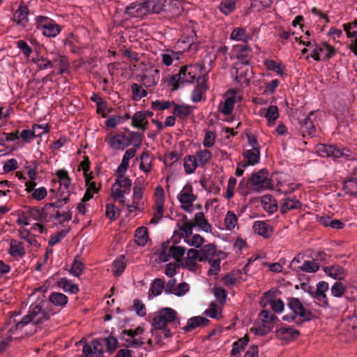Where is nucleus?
I'll list each match as a JSON object with an SVG mask.
<instances>
[{
    "mask_svg": "<svg viewBox=\"0 0 357 357\" xmlns=\"http://www.w3.org/2000/svg\"><path fill=\"white\" fill-rule=\"evenodd\" d=\"M253 229L256 234L264 238L270 237L272 233V228L264 221L255 222L253 225Z\"/></svg>",
    "mask_w": 357,
    "mask_h": 357,
    "instance_id": "nucleus-24",
    "label": "nucleus"
},
{
    "mask_svg": "<svg viewBox=\"0 0 357 357\" xmlns=\"http://www.w3.org/2000/svg\"><path fill=\"white\" fill-rule=\"evenodd\" d=\"M319 268V266L317 263L313 261H305L301 266H298L296 268L298 271L307 273H314L317 271Z\"/></svg>",
    "mask_w": 357,
    "mask_h": 357,
    "instance_id": "nucleus-36",
    "label": "nucleus"
},
{
    "mask_svg": "<svg viewBox=\"0 0 357 357\" xmlns=\"http://www.w3.org/2000/svg\"><path fill=\"white\" fill-rule=\"evenodd\" d=\"M152 158L151 155L145 151L141 155L140 169L144 172H149L151 169Z\"/></svg>",
    "mask_w": 357,
    "mask_h": 357,
    "instance_id": "nucleus-31",
    "label": "nucleus"
},
{
    "mask_svg": "<svg viewBox=\"0 0 357 357\" xmlns=\"http://www.w3.org/2000/svg\"><path fill=\"white\" fill-rule=\"evenodd\" d=\"M29 9L25 5H21L15 12L13 20L17 24L25 26L28 22Z\"/></svg>",
    "mask_w": 357,
    "mask_h": 357,
    "instance_id": "nucleus-18",
    "label": "nucleus"
},
{
    "mask_svg": "<svg viewBox=\"0 0 357 357\" xmlns=\"http://www.w3.org/2000/svg\"><path fill=\"white\" fill-rule=\"evenodd\" d=\"M237 221L236 215L233 212L228 211L225 219L226 228L229 230H232L237 225Z\"/></svg>",
    "mask_w": 357,
    "mask_h": 357,
    "instance_id": "nucleus-42",
    "label": "nucleus"
},
{
    "mask_svg": "<svg viewBox=\"0 0 357 357\" xmlns=\"http://www.w3.org/2000/svg\"><path fill=\"white\" fill-rule=\"evenodd\" d=\"M345 288L342 282H336L331 288V293L333 296L339 297L343 295Z\"/></svg>",
    "mask_w": 357,
    "mask_h": 357,
    "instance_id": "nucleus-58",
    "label": "nucleus"
},
{
    "mask_svg": "<svg viewBox=\"0 0 357 357\" xmlns=\"http://www.w3.org/2000/svg\"><path fill=\"white\" fill-rule=\"evenodd\" d=\"M51 302L56 305H65L68 302L67 296L61 293H53L50 297Z\"/></svg>",
    "mask_w": 357,
    "mask_h": 357,
    "instance_id": "nucleus-39",
    "label": "nucleus"
},
{
    "mask_svg": "<svg viewBox=\"0 0 357 357\" xmlns=\"http://www.w3.org/2000/svg\"><path fill=\"white\" fill-rule=\"evenodd\" d=\"M171 102L169 101H160L155 100L152 102L151 107L154 109L163 110L170 107Z\"/></svg>",
    "mask_w": 357,
    "mask_h": 357,
    "instance_id": "nucleus-63",
    "label": "nucleus"
},
{
    "mask_svg": "<svg viewBox=\"0 0 357 357\" xmlns=\"http://www.w3.org/2000/svg\"><path fill=\"white\" fill-rule=\"evenodd\" d=\"M324 271L330 277L338 280H343L345 277L344 270L339 265H333L325 267Z\"/></svg>",
    "mask_w": 357,
    "mask_h": 357,
    "instance_id": "nucleus-23",
    "label": "nucleus"
},
{
    "mask_svg": "<svg viewBox=\"0 0 357 357\" xmlns=\"http://www.w3.org/2000/svg\"><path fill=\"white\" fill-rule=\"evenodd\" d=\"M213 291L217 298V300L220 302V304H224L226 301L227 297V291L225 289L215 287L213 289Z\"/></svg>",
    "mask_w": 357,
    "mask_h": 357,
    "instance_id": "nucleus-56",
    "label": "nucleus"
},
{
    "mask_svg": "<svg viewBox=\"0 0 357 357\" xmlns=\"http://www.w3.org/2000/svg\"><path fill=\"white\" fill-rule=\"evenodd\" d=\"M208 264L211 265L210 268L208 271V275H216L219 273L220 270V257H216L214 259H211L208 261Z\"/></svg>",
    "mask_w": 357,
    "mask_h": 357,
    "instance_id": "nucleus-53",
    "label": "nucleus"
},
{
    "mask_svg": "<svg viewBox=\"0 0 357 357\" xmlns=\"http://www.w3.org/2000/svg\"><path fill=\"white\" fill-rule=\"evenodd\" d=\"M190 289L189 284L185 282L180 283L175 291H174V294L177 296H181L185 295Z\"/></svg>",
    "mask_w": 357,
    "mask_h": 357,
    "instance_id": "nucleus-59",
    "label": "nucleus"
},
{
    "mask_svg": "<svg viewBox=\"0 0 357 357\" xmlns=\"http://www.w3.org/2000/svg\"><path fill=\"white\" fill-rule=\"evenodd\" d=\"M109 145L115 149H124L131 144V140L124 135L112 136L109 140Z\"/></svg>",
    "mask_w": 357,
    "mask_h": 357,
    "instance_id": "nucleus-17",
    "label": "nucleus"
},
{
    "mask_svg": "<svg viewBox=\"0 0 357 357\" xmlns=\"http://www.w3.org/2000/svg\"><path fill=\"white\" fill-rule=\"evenodd\" d=\"M316 150L318 154L322 157L353 158L351 152L347 149H340L331 145L320 144L317 145Z\"/></svg>",
    "mask_w": 357,
    "mask_h": 357,
    "instance_id": "nucleus-6",
    "label": "nucleus"
},
{
    "mask_svg": "<svg viewBox=\"0 0 357 357\" xmlns=\"http://www.w3.org/2000/svg\"><path fill=\"white\" fill-rule=\"evenodd\" d=\"M118 341L115 336H107L105 338H99L93 341V346L89 344L91 349V356L95 354L98 357H102L104 347L106 346L107 351L112 354L117 347Z\"/></svg>",
    "mask_w": 357,
    "mask_h": 357,
    "instance_id": "nucleus-4",
    "label": "nucleus"
},
{
    "mask_svg": "<svg viewBox=\"0 0 357 357\" xmlns=\"http://www.w3.org/2000/svg\"><path fill=\"white\" fill-rule=\"evenodd\" d=\"M234 102L235 100L234 98H227L223 103V105L220 107V111L225 115L231 114L234 109Z\"/></svg>",
    "mask_w": 357,
    "mask_h": 357,
    "instance_id": "nucleus-48",
    "label": "nucleus"
},
{
    "mask_svg": "<svg viewBox=\"0 0 357 357\" xmlns=\"http://www.w3.org/2000/svg\"><path fill=\"white\" fill-rule=\"evenodd\" d=\"M105 215L110 220H116L119 215V211L113 204L106 206Z\"/></svg>",
    "mask_w": 357,
    "mask_h": 357,
    "instance_id": "nucleus-51",
    "label": "nucleus"
},
{
    "mask_svg": "<svg viewBox=\"0 0 357 357\" xmlns=\"http://www.w3.org/2000/svg\"><path fill=\"white\" fill-rule=\"evenodd\" d=\"M136 336H128V338H123L122 340L124 341L122 343V346L126 348H139L144 347L145 349H149L153 344V343L159 344L160 340L158 338L160 336H155V340L153 341L152 339L149 338H141L137 339ZM124 337V336H123Z\"/></svg>",
    "mask_w": 357,
    "mask_h": 357,
    "instance_id": "nucleus-8",
    "label": "nucleus"
},
{
    "mask_svg": "<svg viewBox=\"0 0 357 357\" xmlns=\"http://www.w3.org/2000/svg\"><path fill=\"white\" fill-rule=\"evenodd\" d=\"M243 155L247 158L248 162L243 165V167H245L248 165H253L257 163L259 160V149L258 147H255L252 150H248L245 152Z\"/></svg>",
    "mask_w": 357,
    "mask_h": 357,
    "instance_id": "nucleus-26",
    "label": "nucleus"
},
{
    "mask_svg": "<svg viewBox=\"0 0 357 357\" xmlns=\"http://www.w3.org/2000/svg\"><path fill=\"white\" fill-rule=\"evenodd\" d=\"M49 132L47 126L43 127L38 124L33 126V130H24L22 131L20 137L22 139L26 142H30L33 138L36 137H41L43 134L47 133Z\"/></svg>",
    "mask_w": 357,
    "mask_h": 357,
    "instance_id": "nucleus-13",
    "label": "nucleus"
},
{
    "mask_svg": "<svg viewBox=\"0 0 357 357\" xmlns=\"http://www.w3.org/2000/svg\"><path fill=\"white\" fill-rule=\"evenodd\" d=\"M59 286L66 291L76 294L79 291L77 285L70 283L66 278H62L59 282Z\"/></svg>",
    "mask_w": 357,
    "mask_h": 357,
    "instance_id": "nucleus-40",
    "label": "nucleus"
},
{
    "mask_svg": "<svg viewBox=\"0 0 357 357\" xmlns=\"http://www.w3.org/2000/svg\"><path fill=\"white\" fill-rule=\"evenodd\" d=\"M135 241L139 245H144L149 238L148 230L145 227H139L135 235Z\"/></svg>",
    "mask_w": 357,
    "mask_h": 357,
    "instance_id": "nucleus-28",
    "label": "nucleus"
},
{
    "mask_svg": "<svg viewBox=\"0 0 357 357\" xmlns=\"http://www.w3.org/2000/svg\"><path fill=\"white\" fill-rule=\"evenodd\" d=\"M131 89L133 94V98L136 100H139L146 96V90L142 89V86L138 85L137 84H132Z\"/></svg>",
    "mask_w": 357,
    "mask_h": 357,
    "instance_id": "nucleus-50",
    "label": "nucleus"
},
{
    "mask_svg": "<svg viewBox=\"0 0 357 357\" xmlns=\"http://www.w3.org/2000/svg\"><path fill=\"white\" fill-rule=\"evenodd\" d=\"M288 306L296 315L300 316L303 321L310 320L313 315L312 312L305 309L298 298H290L288 299Z\"/></svg>",
    "mask_w": 357,
    "mask_h": 357,
    "instance_id": "nucleus-10",
    "label": "nucleus"
},
{
    "mask_svg": "<svg viewBox=\"0 0 357 357\" xmlns=\"http://www.w3.org/2000/svg\"><path fill=\"white\" fill-rule=\"evenodd\" d=\"M61 202V201L59 200L57 203L47 204L42 209V211H40L39 208H31L28 211V213L29 216L36 220L46 218L48 214L51 212L52 209L54 210L56 207L59 208L61 206V204H59Z\"/></svg>",
    "mask_w": 357,
    "mask_h": 357,
    "instance_id": "nucleus-11",
    "label": "nucleus"
},
{
    "mask_svg": "<svg viewBox=\"0 0 357 357\" xmlns=\"http://www.w3.org/2000/svg\"><path fill=\"white\" fill-rule=\"evenodd\" d=\"M301 206V204L298 200H294L291 199H282V202L281 204L280 211L282 213H285L287 211L293 209L297 208Z\"/></svg>",
    "mask_w": 357,
    "mask_h": 357,
    "instance_id": "nucleus-35",
    "label": "nucleus"
},
{
    "mask_svg": "<svg viewBox=\"0 0 357 357\" xmlns=\"http://www.w3.org/2000/svg\"><path fill=\"white\" fill-rule=\"evenodd\" d=\"M114 275H119L123 273L126 268V262L124 261V257L120 256L113 262Z\"/></svg>",
    "mask_w": 357,
    "mask_h": 357,
    "instance_id": "nucleus-44",
    "label": "nucleus"
},
{
    "mask_svg": "<svg viewBox=\"0 0 357 357\" xmlns=\"http://www.w3.org/2000/svg\"><path fill=\"white\" fill-rule=\"evenodd\" d=\"M53 65L56 63L59 66V73L62 74L68 68V63L66 57L61 55L54 56L52 58Z\"/></svg>",
    "mask_w": 357,
    "mask_h": 357,
    "instance_id": "nucleus-46",
    "label": "nucleus"
},
{
    "mask_svg": "<svg viewBox=\"0 0 357 357\" xmlns=\"http://www.w3.org/2000/svg\"><path fill=\"white\" fill-rule=\"evenodd\" d=\"M313 116L314 112H310L303 120H299L300 129L303 137L305 135H311L314 132V126L312 119Z\"/></svg>",
    "mask_w": 357,
    "mask_h": 357,
    "instance_id": "nucleus-15",
    "label": "nucleus"
},
{
    "mask_svg": "<svg viewBox=\"0 0 357 357\" xmlns=\"http://www.w3.org/2000/svg\"><path fill=\"white\" fill-rule=\"evenodd\" d=\"M165 282L162 279H155L151 284V292L153 296L160 295L164 289Z\"/></svg>",
    "mask_w": 357,
    "mask_h": 357,
    "instance_id": "nucleus-43",
    "label": "nucleus"
},
{
    "mask_svg": "<svg viewBox=\"0 0 357 357\" xmlns=\"http://www.w3.org/2000/svg\"><path fill=\"white\" fill-rule=\"evenodd\" d=\"M278 109L277 106L271 105L267 109L265 117L268 122H274L278 118Z\"/></svg>",
    "mask_w": 357,
    "mask_h": 357,
    "instance_id": "nucleus-52",
    "label": "nucleus"
},
{
    "mask_svg": "<svg viewBox=\"0 0 357 357\" xmlns=\"http://www.w3.org/2000/svg\"><path fill=\"white\" fill-rule=\"evenodd\" d=\"M163 204H161V201H159L158 204H156V209L155 212L154 213L153 217L150 221L151 224H155L157 223L159 220L162 218L163 216Z\"/></svg>",
    "mask_w": 357,
    "mask_h": 357,
    "instance_id": "nucleus-55",
    "label": "nucleus"
},
{
    "mask_svg": "<svg viewBox=\"0 0 357 357\" xmlns=\"http://www.w3.org/2000/svg\"><path fill=\"white\" fill-rule=\"evenodd\" d=\"M144 193V188L141 186H134L133 188V200L135 201V205L136 206V204L139 203L140 200L142 198Z\"/></svg>",
    "mask_w": 357,
    "mask_h": 357,
    "instance_id": "nucleus-62",
    "label": "nucleus"
},
{
    "mask_svg": "<svg viewBox=\"0 0 357 357\" xmlns=\"http://www.w3.org/2000/svg\"><path fill=\"white\" fill-rule=\"evenodd\" d=\"M198 165L197 160L195 156L188 155L184 159V168L187 174L194 172Z\"/></svg>",
    "mask_w": 357,
    "mask_h": 357,
    "instance_id": "nucleus-33",
    "label": "nucleus"
},
{
    "mask_svg": "<svg viewBox=\"0 0 357 357\" xmlns=\"http://www.w3.org/2000/svg\"><path fill=\"white\" fill-rule=\"evenodd\" d=\"M191 113V109L189 106L175 105L174 114L180 118H185Z\"/></svg>",
    "mask_w": 357,
    "mask_h": 357,
    "instance_id": "nucleus-47",
    "label": "nucleus"
},
{
    "mask_svg": "<svg viewBox=\"0 0 357 357\" xmlns=\"http://www.w3.org/2000/svg\"><path fill=\"white\" fill-rule=\"evenodd\" d=\"M201 257L199 261H210L216 257H219L217 254L215 246L213 244H208L204 245L201 250Z\"/></svg>",
    "mask_w": 357,
    "mask_h": 357,
    "instance_id": "nucleus-20",
    "label": "nucleus"
},
{
    "mask_svg": "<svg viewBox=\"0 0 357 357\" xmlns=\"http://www.w3.org/2000/svg\"><path fill=\"white\" fill-rule=\"evenodd\" d=\"M193 224H195V227L198 226L206 232L211 231V226L205 219L204 215L202 212H199L195 214V222Z\"/></svg>",
    "mask_w": 357,
    "mask_h": 357,
    "instance_id": "nucleus-27",
    "label": "nucleus"
},
{
    "mask_svg": "<svg viewBox=\"0 0 357 357\" xmlns=\"http://www.w3.org/2000/svg\"><path fill=\"white\" fill-rule=\"evenodd\" d=\"M160 79V71L152 68H146L142 75V80L146 86H153Z\"/></svg>",
    "mask_w": 357,
    "mask_h": 357,
    "instance_id": "nucleus-14",
    "label": "nucleus"
},
{
    "mask_svg": "<svg viewBox=\"0 0 357 357\" xmlns=\"http://www.w3.org/2000/svg\"><path fill=\"white\" fill-rule=\"evenodd\" d=\"M176 312L174 310L165 307L156 312L153 319L152 325L155 329L165 328L167 324L174 321Z\"/></svg>",
    "mask_w": 357,
    "mask_h": 357,
    "instance_id": "nucleus-5",
    "label": "nucleus"
},
{
    "mask_svg": "<svg viewBox=\"0 0 357 357\" xmlns=\"http://www.w3.org/2000/svg\"><path fill=\"white\" fill-rule=\"evenodd\" d=\"M196 197L192 194V187L185 186L179 195V201L183 204L182 208L188 212L191 211V207Z\"/></svg>",
    "mask_w": 357,
    "mask_h": 357,
    "instance_id": "nucleus-12",
    "label": "nucleus"
},
{
    "mask_svg": "<svg viewBox=\"0 0 357 357\" xmlns=\"http://www.w3.org/2000/svg\"><path fill=\"white\" fill-rule=\"evenodd\" d=\"M344 31L349 38H357V20L343 24Z\"/></svg>",
    "mask_w": 357,
    "mask_h": 357,
    "instance_id": "nucleus-41",
    "label": "nucleus"
},
{
    "mask_svg": "<svg viewBox=\"0 0 357 357\" xmlns=\"http://www.w3.org/2000/svg\"><path fill=\"white\" fill-rule=\"evenodd\" d=\"M269 303L272 310L277 313H280L284 310V305L281 299L271 300Z\"/></svg>",
    "mask_w": 357,
    "mask_h": 357,
    "instance_id": "nucleus-60",
    "label": "nucleus"
},
{
    "mask_svg": "<svg viewBox=\"0 0 357 357\" xmlns=\"http://www.w3.org/2000/svg\"><path fill=\"white\" fill-rule=\"evenodd\" d=\"M148 121L146 120V113L145 112H136L132 119V125L143 130L146 129Z\"/></svg>",
    "mask_w": 357,
    "mask_h": 357,
    "instance_id": "nucleus-22",
    "label": "nucleus"
},
{
    "mask_svg": "<svg viewBox=\"0 0 357 357\" xmlns=\"http://www.w3.org/2000/svg\"><path fill=\"white\" fill-rule=\"evenodd\" d=\"M171 17L180 15L183 10L182 2L180 0H169L168 8L165 10Z\"/></svg>",
    "mask_w": 357,
    "mask_h": 357,
    "instance_id": "nucleus-25",
    "label": "nucleus"
},
{
    "mask_svg": "<svg viewBox=\"0 0 357 357\" xmlns=\"http://www.w3.org/2000/svg\"><path fill=\"white\" fill-rule=\"evenodd\" d=\"M249 342V336H243L238 341L233 343V347L231 350V354L233 356H237L241 353V351L248 344Z\"/></svg>",
    "mask_w": 357,
    "mask_h": 357,
    "instance_id": "nucleus-34",
    "label": "nucleus"
},
{
    "mask_svg": "<svg viewBox=\"0 0 357 357\" xmlns=\"http://www.w3.org/2000/svg\"><path fill=\"white\" fill-rule=\"evenodd\" d=\"M44 35L48 37H54L59 33L61 28L58 24L47 22L43 26Z\"/></svg>",
    "mask_w": 357,
    "mask_h": 357,
    "instance_id": "nucleus-29",
    "label": "nucleus"
},
{
    "mask_svg": "<svg viewBox=\"0 0 357 357\" xmlns=\"http://www.w3.org/2000/svg\"><path fill=\"white\" fill-rule=\"evenodd\" d=\"M19 232H20V237L22 238L27 241V242L29 244L33 245V244L37 243L36 240L35 239L34 236L31 235V234L29 233V231L28 230H26V229L20 230Z\"/></svg>",
    "mask_w": 357,
    "mask_h": 357,
    "instance_id": "nucleus-64",
    "label": "nucleus"
},
{
    "mask_svg": "<svg viewBox=\"0 0 357 357\" xmlns=\"http://www.w3.org/2000/svg\"><path fill=\"white\" fill-rule=\"evenodd\" d=\"M203 67L199 64L185 66L181 68L179 73L173 75L170 77V80L173 84V89L176 90L179 85L183 83H192L199 73L202 71Z\"/></svg>",
    "mask_w": 357,
    "mask_h": 357,
    "instance_id": "nucleus-2",
    "label": "nucleus"
},
{
    "mask_svg": "<svg viewBox=\"0 0 357 357\" xmlns=\"http://www.w3.org/2000/svg\"><path fill=\"white\" fill-rule=\"evenodd\" d=\"M328 289V284L326 282H321L317 284V289L314 296L320 301H326L325 292Z\"/></svg>",
    "mask_w": 357,
    "mask_h": 357,
    "instance_id": "nucleus-30",
    "label": "nucleus"
},
{
    "mask_svg": "<svg viewBox=\"0 0 357 357\" xmlns=\"http://www.w3.org/2000/svg\"><path fill=\"white\" fill-rule=\"evenodd\" d=\"M196 156L197 158L199 165L204 166L211 158V153L208 150H200L197 152Z\"/></svg>",
    "mask_w": 357,
    "mask_h": 357,
    "instance_id": "nucleus-45",
    "label": "nucleus"
},
{
    "mask_svg": "<svg viewBox=\"0 0 357 357\" xmlns=\"http://www.w3.org/2000/svg\"><path fill=\"white\" fill-rule=\"evenodd\" d=\"M84 268V263L82 261H79L78 259V257H77L71 266L70 273L73 275L78 277L82 273Z\"/></svg>",
    "mask_w": 357,
    "mask_h": 357,
    "instance_id": "nucleus-38",
    "label": "nucleus"
},
{
    "mask_svg": "<svg viewBox=\"0 0 357 357\" xmlns=\"http://www.w3.org/2000/svg\"><path fill=\"white\" fill-rule=\"evenodd\" d=\"M49 319V313L43 310L40 305H36L32 307L27 315L15 324V328H22L31 321L36 325L40 324Z\"/></svg>",
    "mask_w": 357,
    "mask_h": 357,
    "instance_id": "nucleus-3",
    "label": "nucleus"
},
{
    "mask_svg": "<svg viewBox=\"0 0 357 357\" xmlns=\"http://www.w3.org/2000/svg\"><path fill=\"white\" fill-rule=\"evenodd\" d=\"M231 38L245 41L247 38L245 30L241 27L234 29L231 33Z\"/></svg>",
    "mask_w": 357,
    "mask_h": 357,
    "instance_id": "nucleus-54",
    "label": "nucleus"
},
{
    "mask_svg": "<svg viewBox=\"0 0 357 357\" xmlns=\"http://www.w3.org/2000/svg\"><path fill=\"white\" fill-rule=\"evenodd\" d=\"M250 181L255 186V190L257 191L271 188L273 186L272 181L268 178V172L266 169H261L259 172L253 173Z\"/></svg>",
    "mask_w": 357,
    "mask_h": 357,
    "instance_id": "nucleus-9",
    "label": "nucleus"
},
{
    "mask_svg": "<svg viewBox=\"0 0 357 357\" xmlns=\"http://www.w3.org/2000/svg\"><path fill=\"white\" fill-rule=\"evenodd\" d=\"M220 10L225 15L230 13L235 8V2L231 0H225L218 6Z\"/></svg>",
    "mask_w": 357,
    "mask_h": 357,
    "instance_id": "nucleus-49",
    "label": "nucleus"
},
{
    "mask_svg": "<svg viewBox=\"0 0 357 357\" xmlns=\"http://www.w3.org/2000/svg\"><path fill=\"white\" fill-rule=\"evenodd\" d=\"M319 52L324 54L326 59H329L335 54V49L328 44L324 43L319 47Z\"/></svg>",
    "mask_w": 357,
    "mask_h": 357,
    "instance_id": "nucleus-61",
    "label": "nucleus"
},
{
    "mask_svg": "<svg viewBox=\"0 0 357 357\" xmlns=\"http://www.w3.org/2000/svg\"><path fill=\"white\" fill-rule=\"evenodd\" d=\"M9 253L12 256H23L24 255V250L22 246V243L15 240H12L10 242Z\"/></svg>",
    "mask_w": 357,
    "mask_h": 357,
    "instance_id": "nucleus-37",
    "label": "nucleus"
},
{
    "mask_svg": "<svg viewBox=\"0 0 357 357\" xmlns=\"http://www.w3.org/2000/svg\"><path fill=\"white\" fill-rule=\"evenodd\" d=\"M167 0H147L145 1L148 13H159L164 10Z\"/></svg>",
    "mask_w": 357,
    "mask_h": 357,
    "instance_id": "nucleus-21",
    "label": "nucleus"
},
{
    "mask_svg": "<svg viewBox=\"0 0 357 357\" xmlns=\"http://www.w3.org/2000/svg\"><path fill=\"white\" fill-rule=\"evenodd\" d=\"M231 74L235 75V79L238 82L248 84L252 78V71L248 61H240L235 64L231 70Z\"/></svg>",
    "mask_w": 357,
    "mask_h": 357,
    "instance_id": "nucleus-7",
    "label": "nucleus"
},
{
    "mask_svg": "<svg viewBox=\"0 0 357 357\" xmlns=\"http://www.w3.org/2000/svg\"><path fill=\"white\" fill-rule=\"evenodd\" d=\"M126 14L133 17H143L148 14L145 2L139 4H132L127 7Z\"/></svg>",
    "mask_w": 357,
    "mask_h": 357,
    "instance_id": "nucleus-16",
    "label": "nucleus"
},
{
    "mask_svg": "<svg viewBox=\"0 0 357 357\" xmlns=\"http://www.w3.org/2000/svg\"><path fill=\"white\" fill-rule=\"evenodd\" d=\"M172 252V257L178 261L184 255L185 249L181 246L173 245L170 248Z\"/></svg>",
    "mask_w": 357,
    "mask_h": 357,
    "instance_id": "nucleus-57",
    "label": "nucleus"
},
{
    "mask_svg": "<svg viewBox=\"0 0 357 357\" xmlns=\"http://www.w3.org/2000/svg\"><path fill=\"white\" fill-rule=\"evenodd\" d=\"M32 61L37 64L38 69L45 70L53 68L52 58L49 59L43 56L33 58Z\"/></svg>",
    "mask_w": 357,
    "mask_h": 357,
    "instance_id": "nucleus-32",
    "label": "nucleus"
},
{
    "mask_svg": "<svg viewBox=\"0 0 357 357\" xmlns=\"http://www.w3.org/2000/svg\"><path fill=\"white\" fill-rule=\"evenodd\" d=\"M208 321L206 318L203 317H195L188 320L187 324L183 327V330L185 333H190L199 326L206 325Z\"/></svg>",
    "mask_w": 357,
    "mask_h": 357,
    "instance_id": "nucleus-19",
    "label": "nucleus"
},
{
    "mask_svg": "<svg viewBox=\"0 0 357 357\" xmlns=\"http://www.w3.org/2000/svg\"><path fill=\"white\" fill-rule=\"evenodd\" d=\"M128 164L129 160H125V158H123L116 172L117 178L111 188V197L115 201H119L121 204H125L124 196L130 192L132 185L131 180L124 176L125 172L128 167Z\"/></svg>",
    "mask_w": 357,
    "mask_h": 357,
    "instance_id": "nucleus-1",
    "label": "nucleus"
}]
</instances>
